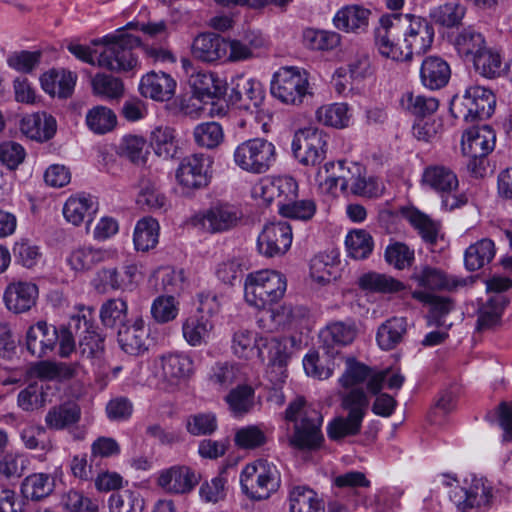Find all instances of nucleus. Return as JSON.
Returning a JSON list of instances; mask_svg holds the SVG:
<instances>
[{
    "instance_id": "33",
    "label": "nucleus",
    "mask_w": 512,
    "mask_h": 512,
    "mask_svg": "<svg viewBox=\"0 0 512 512\" xmlns=\"http://www.w3.org/2000/svg\"><path fill=\"white\" fill-rule=\"evenodd\" d=\"M214 322L203 314H192L182 324V334L186 342L193 347L200 346L209 338Z\"/></svg>"
},
{
    "instance_id": "48",
    "label": "nucleus",
    "mask_w": 512,
    "mask_h": 512,
    "mask_svg": "<svg viewBox=\"0 0 512 512\" xmlns=\"http://www.w3.org/2000/svg\"><path fill=\"white\" fill-rule=\"evenodd\" d=\"M505 306L502 295H494L483 304L478 311L477 329L480 331L493 328L500 322Z\"/></svg>"
},
{
    "instance_id": "14",
    "label": "nucleus",
    "mask_w": 512,
    "mask_h": 512,
    "mask_svg": "<svg viewBox=\"0 0 512 512\" xmlns=\"http://www.w3.org/2000/svg\"><path fill=\"white\" fill-rule=\"evenodd\" d=\"M298 182L291 176H277L264 179L258 183L253 193L264 202H276L278 212L294 198H298Z\"/></svg>"
},
{
    "instance_id": "45",
    "label": "nucleus",
    "mask_w": 512,
    "mask_h": 512,
    "mask_svg": "<svg viewBox=\"0 0 512 512\" xmlns=\"http://www.w3.org/2000/svg\"><path fill=\"white\" fill-rule=\"evenodd\" d=\"M453 45L460 56L474 57L485 47V40L480 32L473 27H467L454 37Z\"/></svg>"
},
{
    "instance_id": "40",
    "label": "nucleus",
    "mask_w": 512,
    "mask_h": 512,
    "mask_svg": "<svg viewBox=\"0 0 512 512\" xmlns=\"http://www.w3.org/2000/svg\"><path fill=\"white\" fill-rule=\"evenodd\" d=\"M159 223L152 217L140 219L134 229V245L138 251H148L153 249L159 238Z\"/></svg>"
},
{
    "instance_id": "24",
    "label": "nucleus",
    "mask_w": 512,
    "mask_h": 512,
    "mask_svg": "<svg viewBox=\"0 0 512 512\" xmlns=\"http://www.w3.org/2000/svg\"><path fill=\"white\" fill-rule=\"evenodd\" d=\"M176 81L167 73L151 71L140 81L139 90L142 96L156 101H168L174 94Z\"/></svg>"
},
{
    "instance_id": "7",
    "label": "nucleus",
    "mask_w": 512,
    "mask_h": 512,
    "mask_svg": "<svg viewBox=\"0 0 512 512\" xmlns=\"http://www.w3.org/2000/svg\"><path fill=\"white\" fill-rule=\"evenodd\" d=\"M276 161L274 144L264 138H254L239 144L234 151V162L242 170L262 174Z\"/></svg>"
},
{
    "instance_id": "58",
    "label": "nucleus",
    "mask_w": 512,
    "mask_h": 512,
    "mask_svg": "<svg viewBox=\"0 0 512 512\" xmlns=\"http://www.w3.org/2000/svg\"><path fill=\"white\" fill-rule=\"evenodd\" d=\"M474 67L486 78H496L502 72V61L499 53L485 47L473 57Z\"/></svg>"
},
{
    "instance_id": "4",
    "label": "nucleus",
    "mask_w": 512,
    "mask_h": 512,
    "mask_svg": "<svg viewBox=\"0 0 512 512\" xmlns=\"http://www.w3.org/2000/svg\"><path fill=\"white\" fill-rule=\"evenodd\" d=\"M287 288L286 277L275 270H260L247 275L244 296L250 306L264 309L279 301Z\"/></svg>"
},
{
    "instance_id": "43",
    "label": "nucleus",
    "mask_w": 512,
    "mask_h": 512,
    "mask_svg": "<svg viewBox=\"0 0 512 512\" xmlns=\"http://www.w3.org/2000/svg\"><path fill=\"white\" fill-rule=\"evenodd\" d=\"M375 80V67L370 55L358 52L354 60V90L365 92L371 88Z\"/></svg>"
},
{
    "instance_id": "50",
    "label": "nucleus",
    "mask_w": 512,
    "mask_h": 512,
    "mask_svg": "<svg viewBox=\"0 0 512 512\" xmlns=\"http://www.w3.org/2000/svg\"><path fill=\"white\" fill-rule=\"evenodd\" d=\"M195 143L203 148L213 149L224 140L222 125L216 121L198 124L193 131Z\"/></svg>"
},
{
    "instance_id": "46",
    "label": "nucleus",
    "mask_w": 512,
    "mask_h": 512,
    "mask_svg": "<svg viewBox=\"0 0 512 512\" xmlns=\"http://www.w3.org/2000/svg\"><path fill=\"white\" fill-rule=\"evenodd\" d=\"M85 121L93 133L103 135L114 129L117 117L111 109L105 106H95L87 112Z\"/></svg>"
},
{
    "instance_id": "61",
    "label": "nucleus",
    "mask_w": 512,
    "mask_h": 512,
    "mask_svg": "<svg viewBox=\"0 0 512 512\" xmlns=\"http://www.w3.org/2000/svg\"><path fill=\"white\" fill-rule=\"evenodd\" d=\"M60 504L65 512H98L99 510L97 500L91 499L83 492L73 489L62 495Z\"/></svg>"
},
{
    "instance_id": "12",
    "label": "nucleus",
    "mask_w": 512,
    "mask_h": 512,
    "mask_svg": "<svg viewBox=\"0 0 512 512\" xmlns=\"http://www.w3.org/2000/svg\"><path fill=\"white\" fill-rule=\"evenodd\" d=\"M241 217L237 207L227 203L216 204L194 215L191 224L208 233H222L236 227Z\"/></svg>"
},
{
    "instance_id": "64",
    "label": "nucleus",
    "mask_w": 512,
    "mask_h": 512,
    "mask_svg": "<svg viewBox=\"0 0 512 512\" xmlns=\"http://www.w3.org/2000/svg\"><path fill=\"white\" fill-rule=\"evenodd\" d=\"M46 393L37 383L29 384L17 395V405L25 412H32L44 407Z\"/></svg>"
},
{
    "instance_id": "39",
    "label": "nucleus",
    "mask_w": 512,
    "mask_h": 512,
    "mask_svg": "<svg viewBox=\"0 0 512 512\" xmlns=\"http://www.w3.org/2000/svg\"><path fill=\"white\" fill-rule=\"evenodd\" d=\"M138 266L135 263H127L119 271L116 268L103 269L100 272L101 280L113 290L131 291L136 284Z\"/></svg>"
},
{
    "instance_id": "63",
    "label": "nucleus",
    "mask_w": 512,
    "mask_h": 512,
    "mask_svg": "<svg viewBox=\"0 0 512 512\" xmlns=\"http://www.w3.org/2000/svg\"><path fill=\"white\" fill-rule=\"evenodd\" d=\"M179 313V302L173 296H158L151 305V316L155 322L165 324L176 319Z\"/></svg>"
},
{
    "instance_id": "29",
    "label": "nucleus",
    "mask_w": 512,
    "mask_h": 512,
    "mask_svg": "<svg viewBox=\"0 0 512 512\" xmlns=\"http://www.w3.org/2000/svg\"><path fill=\"white\" fill-rule=\"evenodd\" d=\"M319 337L326 352L335 356L352 343V326L342 321L333 322L321 330Z\"/></svg>"
},
{
    "instance_id": "31",
    "label": "nucleus",
    "mask_w": 512,
    "mask_h": 512,
    "mask_svg": "<svg viewBox=\"0 0 512 512\" xmlns=\"http://www.w3.org/2000/svg\"><path fill=\"white\" fill-rule=\"evenodd\" d=\"M450 74L449 65L440 57L430 56L422 62L420 69L421 82L431 90L444 87L449 81Z\"/></svg>"
},
{
    "instance_id": "28",
    "label": "nucleus",
    "mask_w": 512,
    "mask_h": 512,
    "mask_svg": "<svg viewBox=\"0 0 512 512\" xmlns=\"http://www.w3.org/2000/svg\"><path fill=\"white\" fill-rule=\"evenodd\" d=\"M81 418V409L75 402H64L52 406L45 415V427L62 431L75 426Z\"/></svg>"
},
{
    "instance_id": "42",
    "label": "nucleus",
    "mask_w": 512,
    "mask_h": 512,
    "mask_svg": "<svg viewBox=\"0 0 512 512\" xmlns=\"http://www.w3.org/2000/svg\"><path fill=\"white\" fill-rule=\"evenodd\" d=\"M406 218L426 243L430 245L437 243L441 229L439 222L432 220L428 215L417 209L409 210L406 213Z\"/></svg>"
},
{
    "instance_id": "34",
    "label": "nucleus",
    "mask_w": 512,
    "mask_h": 512,
    "mask_svg": "<svg viewBox=\"0 0 512 512\" xmlns=\"http://www.w3.org/2000/svg\"><path fill=\"white\" fill-rule=\"evenodd\" d=\"M194 95L201 101L222 97L226 93L225 83L214 73L199 72L191 77Z\"/></svg>"
},
{
    "instance_id": "2",
    "label": "nucleus",
    "mask_w": 512,
    "mask_h": 512,
    "mask_svg": "<svg viewBox=\"0 0 512 512\" xmlns=\"http://www.w3.org/2000/svg\"><path fill=\"white\" fill-rule=\"evenodd\" d=\"M283 419L286 424V430L289 446L298 450H317L321 447L324 436L321 432L322 416L318 411L306 405L302 397H297L291 401L285 412Z\"/></svg>"
},
{
    "instance_id": "8",
    "label": "nucleus",
    "mask_w": 512,
    "mask_h": 512,
    "mask_svg": "<svg viewBox=\"0 0 512 512\" xmlns=\"http://www.w3.org/2000/svg\"><path fill=\"white\" fill-rule=\"evenodd\" d=\"M345 165V160H339L337 163L330 161L318 169L315 181L320 194L334 199L350 200L352 186L350 185V179L345 175V173H350V169L346 168ZM346 213L349 219L352 220V202H348Z\"/></svg>"
},
{
    "instance_id": "16",
    "label": "nucleus",
    "mask_w": 512,
    "mask_h": 512,
    "mask_svg": "<svg viewBox=\"0 0 512 512\" xmlns=\"http://www.w3.org/2000/svg\"><path fill=\"white\" fill-rule=\"evenodd\" d=\"M292 227L286 221L266 224L257 239L260 254L266 257L284 255L292 244Z\"/></svg>"
},
{
    "instance_id": "52",
    "label": "nucleus",
    "mask_w": 512,
    "mask_h": 512,
    "mask_svg": "<svg viewBox=\"0 0 512 512\" xmlns=\"http://www.w3.org/2000/svg\"><path fill=\"white\" fill-rule=\"evenodd\" d=\"M150 142L157 155L172 158L177 152L174 130L168 126H159L152 130Z\"/></svg>"
},
{
    "instance_id": "54",
    "label": "nucleus",
    "mask_w": 512,
    "mask_h": 512,
    "mask_svg": "<svg viewBox=\"0 0 512 512\" xmlns=\"http://www.w3.org/2000/svg\"><path fill=\"white\" fill-rule=\"evenodd\" d=\"M466 14V7L459 2H450L435 8L431 18L440 26L452 28L461 24Z\"/></svg>"
},
{
    "instance_id": "30",
    "label": "nucleus",
    "mask_w": 512,
    "mask_h": 512,
    "mask_svg": "<svg viewBox=\"0 0 512 512\" xmlns=\"http://www.w3.org/2000/svg\"><path fill=\"white\" fill-rule=\"evenodd\" d=\"M160 362L163 377L171 383H178L188 378L194 371L192 358L183 352L162 355Z\"/></svg>"
},
{
    "instance_id": "10",
    "label": "nucleus",
    "mask_w": 512,
    "mask_h": 512,
    "mask_svg": "<svg viewBox=\"0 0 512 512\" xmlns=\"http://www.w3.org/2000/svg\"><path fill=\"white\" fill-rule=\"evenodd\" d=\"M327 148L328 135L312 126L297 130L291 144L294 157L305 166L320 164L326 158Z\"/></svg>"
},
{
    "instance_id": "51",
    "label": "nucleus",
    "mask_w": 512,
    "mask_h": 512,
    "mask_svg": "<svg viewBox=\"0 0 512 512\" xmlns=\"http://www.w3.org/2000/svg\"><path fill=\"white\" fill-rule=\"evenodd\" d=\"M128 305L121 298H112L105 301L100 309V319L106 327L119 328L127 324Z\"/></svg>"
},
{
    "instance_id": "47",
    "label": "nucleus",
    "mask_w": 512,
    "mask_h": 512,
    "mask_svg": "<svg viewBox=\"0 0 512 512\" xmlns=\"http://www.w3.org/2000/svg\"><path fill=\"white\" fill-rule=\"evenodd\" d=\"M355 173L357 175L354 179V195L370 199L382 196L385 188L377 177L369 174L366 168L360 165H356Z\"/></svg>"
},
{
    "instance_id": "11",
    "label": "nucleus",
    "mask_w": 512,
    "mask_h": 512,
    "mask_svg": "<svg viewBox=\"0 0 512 512\" xmlns=\"http://www.w3.org/2000/svg\"><path fill=\"white\" fill-rule=\"evenodd\" d=\"M449 498L457 512H487L494 500L492 488L481 480L464 487L456 485L450 490Z\"/></svg>"
},
{
    "instance_id": "35",
    "label": "nucleus",
    "mask_w": 512,
    "mask_h": 512,
    "mask_svg": "<svg viewBox=\"0 0 512 512\" xmlns=\"http://www.w3.org/2000/svg\"><path fill=\"white\" fill-rule=\"evenodd\" d=\"M422 182L442 193H450L456 190L459 184L456 174L443 165L426 167L422 175Z\"/></svg>"
},
{
    "instance_id": "36",
    "label": "nucleus",
    "mask_w": 512,
    "mask_h": 512,
    "mask_svg": "<svg viewBox=\"0 0 512 512\" xmlns=\"http://www.w3.org/2000/svg\"><path fill=\"white\" fill-rule=\"evenodd\" d=\"M257 319L258 326L266 332H274L293 323L299 316V309L283 305L275 309H261Z\"/></svg>"
},
{
    "instance_id": "26",
    "label": "nucleus",
    "mask_w": 512,
    "mask_h": 512,
    "mask_svg": "<svg viewBox=\"0 0 512 512\" xmlns=\"http://www.w3.org/2000/svg\"><path fill=\"white\" fill-rule=\"evenodd\" d=\"M340 276L339 253L332 250L319 253L310 261V277L320 286H325Z\"/></svg>"
},
{
    "instance_id": "37",
    "label": "nucleus",
    "mask_w": 512,
    "mask_h": 512,
    "mask_svg": "<svg viewBox=\"0 0 512 512\" xmlns=\"http://www.w3.org/2000/svg\"><path fill=\"white\" fill-rule=\"evenodd\" d=\"M406 332V319L403 317H392L378 328L376 340L382 350H392L402 342Z\"/></svg>"
},
{
    "instance_id": "44",
    "label": "nucleus",
    "mask_w": 512,
    "mask_h": 512,
    "mask_svg": "<svg viewBox=\"0 0 512 512\" xmlns=\"http://www.w3.org/2000/svg\"><path fill=\"white\" fill-rule=\"evenodd\" d=\"M341 37L334 31L306 28L303 31V42L306 47L316 51H329L335 49Z\"/></svg>"
},
{
    "instance_id": "25",
    "label": "nucleus",
    "mask_w": 512,
    "mask_h": 512,
    "mask_svg": "<svg viewBox=\"0 0 512 512\" xmlns=\"http://www.w3.org/2000/svg\"><path fill=\"white\" fill-rule=\"evenodd\" d=\"M197 483L196 474L186 466H173L163 470L157 479L159 487L172 494L188 493Z\"/></svg>"
},
{
    "instance_id": "6",
    "label": "nucleus",
    "mask_w": 512,
    "mask_h": 512,
    "mask_svg": "<svg viewBox=\"0 0 512 512\" xmlns=\"http://www.w3.org/2000/svg\"><path fill=\"white\" fill-rule=\"evenodd\" d=\"M496 99L491 90L475 85L465 90L459 98L455 96L450 105V111L455 118L465 121L485 120L494 113Z\"/></svg>"
},
{
    "instance_id": "22",
    "label": "nucleus",
    "mask_w": 512,
    "mask_h": 512,
    "mask_svg": "<svg viewBox=\"0 0 512 512\" xmlns=\"http://www.w3.org/2000/svg\"><path fill=\"white\" fill-rule=\"evenodd\" d=\"M19 128L27 138L37 142H46L54 137L57 121L46 112H37L23 116Z\"/></svg>"
},
{
    "instance_id": "41",
    "label": "nucleus",
    "mask_w": 512,
    "mask_h": 512,
    "mask_svg": "<svg viewBox=\"0 0 512 512\" xmlns=\"http://www.w3.org/2000/svg\"><path fill=\"white\" fill-rule=\"evenodd\" d=\"M96 211L94 202L90 196L70 197L63 208L66 220L75 226L80 225L85 218L90 222V216Z\"/></svg>"
},
{
    "instance_id": "1",
    "label": "nucleus",
    "mask_w": 512,
    "mask_h": 512,
    "mask_svg": "<svg viewBox=\"0 0 512 512\" xmlns=\"http://www.w3.org/2000/svg\"><path fill=\"white\" fill-rule=\"evenodd\" d=\"M379 53L395 61H409L432 45L434 29L424 18L411 14H388L379 19L374 32Z\"/></svg>"
},
{
    "instance_id": "55",
    "label": "nucleus",
    "mask_w": 512,
    "mask_h": 512,
    "mask_svg": "<svg viewBox=\"0 0 512 512\" xmlns=\"http://www.w3.org/2000/svg\"><path fill=\"white\" fill-rule=\"evenodd\" d=\"M401 105L411 114L425 117L433 114L438 109L439 101L434 97L407 92L401 98Z\"/></svg>"
},
{
    "instance_id": "18",
    "label": "nucleus",
    "mask_w": 512,
    "mask_h": 512,
    "mask_svg": "<svg viewBox=\"0 0 512 512\" xmlns=\"http://www.w3.org/2000/svg\"><path fill=\"white\" fill-rule=\"evenodd\" d=\"M149 335V330L144 320L141 317H137L119 328L117 340L125 353L139 356L149 349Z\"/></svg>"
},
{
    "instance_id": "57",
    "label": "nucleus",
    "mask_w": 512,
    "mask_h": 512,
    "mask_svg": "<svg viewBox=\"0 0 512 512\" xmlns=\"http://www.w3.org/2000/svg\"><path fill=\"white\" fill-rule=\"evenodd\" d=\"M349 107L345 103H335L320 107L317 112V119L320 123L335 128H344L349 124Z\"/></svg>"
},
{
    "instance_id": "17",
    "label": "nucleus",
    "mask_w": 512,
    "mask_h": 512,
    "mask_svg": "<svg viewBox=\"0 0 512 512\" xmlns=\"http://www.w3.org/2000/svg\"><path fill=\"white\" fill-rule=\"evenodd\" d=\"M210 164V157L204 154H193L183 158L176 171L178 183L187 189H200L207 186Z\"/></svg>"
},
{
    "instance_id": "60",
    "label": "nucleus",
    "mask_w": 512,
    "mask_h": 512,
    "mask_svg": "<svg viewBox=\"0 0 512 512\" xmlns=\"http://www.w3.org/2000/svg\"><path fill=\"white\" fill-rule=\"evenodd\" d=\"M254 389L249 385H238L226 396L231 411L236 415H243L250 411L254 405Z\"/></svg>"
},
{
    "instance_id": "19",
    "label": "nucleus",
    "mask_w": 512,
    "mask_h": 512,
    "mask_svg": "<svg viewBox=\"0 0 512 512\" xmlns=\"http://www.w3.org/2000/svg\"><path fill=\"white\" fill-rule=\"evenodd\" d=\"M228 40L218 34L206 32L197 35L191 46L192 56L205 63L224 62L228 57Z\"/></svg>"
},
{
    "instance_id": "27",
    "label": "nucleus",
    "mask_w": 512,
    "mask_h": 512,
    "mask_svg": "<svg viewBox=\"0 0 512 512\" xmlns=\"http://www.w3.org/2000/svg\"><path fill=\"white\" fill-rule=\"evenodd\" d=\"M232 96L247 110L259 109L265 98L263 85L252 78L238 76L232 88Z\"/></svg>"
},
{
    "instance_id": "56",
    "label": "nucleus",
    "mask_w": 512,
    "mask_h": 512,
    "mask_svg": "<svg viewBox=\"0 0 512 512\" xmlns=\"http://www.w3.org/2000/svg\"><path fill=\"white\" fill-rule=\"evenodd\" d=\"M262 340H271V338H257L251 331L238 330L233 336L232 349L234 354L240 358L248 359L255 353V351L259 357V346Z\"/></svg>"
},
{
    "instance_id": "49",
    "label": "nucleus",
    "mask_w": 512,
    "mask_h": 512,
    "mask_svg": "<svg viewBox=\"0 0 512 512\" xmlns=\"http://www.w3.org/2000/svg\"><path fill=\"white\" fill-rule=\"evenodd\" d=\"M136 202L142 209L151 211H165L168 206L165 195L149 180H142Z\"/></svg>"
},
{
    "instance_id": "59",
    "label": "nucleus",
    "mask_w": 512,
    "mask_h": 512,
    "mask_svg": "<svg viewBox=\"0 0 512 512\" xmlns=\"http://www.w3.org/2000/svg\"><path fill=\"white\" fill-rule=\"evenodd\" d=\"M143 506L140 494L131 490L113 493L109 498L110 512H142Z\"/></svg>"
},
{
    "instance_id": "53",
    "label": "nucleus",
    "mask_w": 512,
    "mask_h": 512,
    "mask_svg": "<svg viewBox=\"0 0 512 512\" xmlns=\"http://www.w3.org/2000/svg\"><path fill=\"white\" fill-rule=\"evenodd\" d=\"M53 487V481L48 474L35 473L24 480L22 492L26 498L38 501L50 495Z\"/></svg>"
},
{
    "instance_id": "32",
    "label": "nucleus",
    "mask_w": 512,
    "mask_h": 512,
    "mask_svg": "<svg viewBox=\"0 0 512 512\" xmlns=\"http://www.w3.org/2000/svg\"><path fill=\"white\" fill-rule=\"evenodd\" d=\"M291 512H324L323 500L311 488L305 485L293 486L288 495Z\"/></svg>"
},
{
    "instance_id": "13",
    "label": "nucleus",
    "mask_w": 512,
    "mask_h": 512,
    "mask_svg": "<svg viewBox=\"0 0 512 512\" xmlns=\"http://www.w3.org/2000/svg\"><path fill=\"white\" fill-rule=\"evenodd\" d=\"M266 358V378L275 388L280 387L288 377L286 367L289 356L285 343L275 337H271V340H262L259 346V359L264 362Z\"/></svg>"
},
{
    "instance_id": "23",
    "label": "nucleus",
    "mask_w": 512,
    "mask_h": 512,
    "mask_svg": "<svg viewBox=\"0 0 512 512\" xmlns=\"http://www.w3.org/2000/svg\"><path fill=\"white\" fill-rule=\"evenodd\" d=\"M57 339V328L49 326L45 321H39L28 329L26 347L31 355L42 358L54 349Z\"/></svg>"
},
{
    "instance_id": "9",
    "label": "nucleus",
    "mask_w": 512,
    "mask_h": 512,
    "mask_svg": "<svg viewBox=\"0 0 512 512\" xmlns=\"http://www.w3.org/2000/svg\"><path fill=\"white\" fill-rule=\"evenodd\" d=\"M307 72L294 66L281 67L273 75L271 94L285 104L298 105L309 93Z\"/></svg>"
},
{
    "instance_id": "38",
    "label": "nucleus",
    "mask_w": 512,
    "mask_h": 512,
    "mask_svg": "<svg viewBox=\"0 0 512 512\" xmlns=\"http://www.w3.org/2000/svg\"><path fill=\"white\" fill-rule=\"evenodd\" d=\"M496 253L494 242L491 239L483 238L471 244L465 251V267L469 271H476L489 264Z\"/></svg>"
},
{
    "instance_id": "5",
    "label": "nucleus",
    "mask_w": 512,
    "mask_h": 512,
    "mask_svg": "<svg viewBox=\"0 0 512 512\" xmlns=\"http://www.w3.org/2000/svg\"><path fill=\"white\" fill-rule=\"evenodd\" d=\"M281 478L277 467L267 460H257L246 465L240 475L243 493L252 500H265L276 492Z\"/></svg>"
},
{
    "instance_id": "62",
    "label": "nucleus",
    "mask_w": 512,
    "mask_h": 512,
    "mask_svg": "<svg viewBox=\"0 0 512 512\" xmlns=\"http://www.w3.org/2000/svg\"><path fill=\"white\" fill-rule=\"evenodd\" d=\"M359 285L363 289L392 293L404 289V284L391 276L378 273H368L359 279Z\"/></svg>"
},
{
    "instance_id": "21",
    "label": "nucleus",
    "mask_w": 512,
    "mask_h": 512,
    "mask_svg": "<svg viewBox=\"0 0 512 512\" xmlns=\"http://www.w3.org/2000/svg\"><path fill=\"white\" fill-rule=\"evenodd\" d=\"M495 142L496 135L490 126L473 127L462 136V153L467 157H486L493 151Z\"/></svg>"
},
{
    "instance_id": "20",
    "label": "nucleus",
    "mask_w": 512,
    "mask_h": 512,
    "mask_svg": "<svg viewBox=\"0 0 512 512\" xmlns=\"http://www.w3.org/2000/svg\"><path fill=\"white\" fill-rule=\"evenodd\" d=\"M38 298V287L31 282L10 283L3 295L6 308L14 313L21 314L29 311Z\"/></svg>"
},
{
    "instance_id": "15",
    "label": "nucleus",
    "mask_w": 512,
    "mask_h": 512,
    "mask_svg": "<svg viewBox=\"0 0 512 512\" xmlns=\"http://www.w3.org/2000/svg\"><path fill=\"white\" fill-rule=\"evenodd\" d=\"M346 369L339 378L338 395L342 398V407L347 416L335 418L328 426V436L339 440L352 432V357H345Z\"/></svg>"
},
{
    "instance_id": "3",
    "label": "nucleus",
    "mask_w": 512,
    "mask_h": 512,
    "mask_svg": "<svg viewBox=\"0 0 512 512\" xmlns=\"http://www.w3.org/2000/svg\"><path fill=\"white\" fill-rule=\"evenodd\" d=\"M94 46L102 45L97 56V66L114 72L132 70L137 65L133 50L141 46L138 36L119 32L109 34L91 42Z\"/></svg>"
}]
</instances>
